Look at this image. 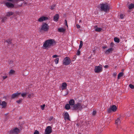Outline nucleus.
<instances>
[{"instance_id": "nucleus-28", "label": "nucleus", "mask_w": 134, "mask_h": 134, "mask_svg": "<svg viewBox=\"0 0 134 134\" xmlns=\"http://www.w3.org/2000/svg\"><path fill=\"white\" fill-rule=\"evenodd\" d=\"M59 59L58 58H56L54 60L55 63L56 64H58L59 62Z\"/></svg>"}, {"instance_id": "nucleus-23", "label": "nucleus", "mask_w": 134, "mask_h": 134, "mask_svg": "<svg viewBox=\"0 0 134 134\" xmlns=\"http://www.w3.org/2000/svg\"><path fill=\"white\" fill-rule=\"evenodd\" d=\"M15 71L12 69L9 72V74L10 75H12L14 74Z\"/></svg>"}, {"instance_id": "nucleus-51", "label": "nucleus", "mask_w": 134, "mask_h": 134, "mask_svg": "<svg viewBox=\"0 0 134 134\" xmlns=\"http://www.w3.org/2000/svg\"><path fill=\"white\" fill-rule=\"evenodd\" d=\"M113 44V42H111V45H112Z\"/></svg>"}, {"instance_id": "nucleus-49", "label": "nucleus", "mask_w": 134, "mask_h": 134, "mask_svg": "<svg viewBox=\"0 0 134 134\" xmlns=\"http://www.w3.org/2000/svg\"><path fill=\"white\" fill-rule=\"evenodd\" d=\"M52 118H53V117H51L49 119V120H51L52 119Z\"/></svg>"}, {"instance_id": "nucleus-31", "label": "nucleus", "mask_w": 134, "mask_h": 134, "mask_svg": "<svg viewBox=\"0 0 134 134\" xmlns=\"http://www.w3.org/2000/svg\"><path fill=\"white\" fill-rule=\"evenodd\" d=\"M27 94V93L26 92L23 93L21 94V96L23 97H24L26 96Z\"/></svg>"}, {"instance_id": "nucleus-35", "label": "nucleus", "mask_w": 134, "mask_h": 134, "mask_svg": "<svg viewBox=\"0 0 134 134\" xmlns=\"http://www.w3.org/2000/svg\"><path fill=\"white\" fill-rule=\"evenodd\" d=\"M22 99H20L19 100H18L16 101L17 103L18 104L21 103L22 102Z\"/></svg>"}, {"instance_id": "nucleus-7", "label": "nucleus", "mask_w": 134, "mask_h": 134, "mask_svg": "<svg viewBox=\"0 0 134 134\" xmlns=\"http://www.w3.org/2000/svg\"><path fill=\"white\" fill-rule=\"evenodd\" d=\"M71 62V60L68 57H65L63 61V64L65 65H69Z\"/></svg>"}, {"instance_id": "nucleus-20", "label": "nucleus", "mask_w": 134, "mask_h": 134, "mask_svg": "<svg viewBox=\"0 0 134 134\" xmlns=\"http://www.w3.org/2000/svg\"><path fill=\"white\" fill-rule=\"evenodd\" d=\"M113 50L112 48H110L107 50L105 52L106 54H108L110 53Z\"/></svg>"}, {"instance_id": "nucleus-29", "label": "nucleus", "mask_w": 134, "mask_h": 134, "mask_svg": "<svg viewBox=\"0 0 134 134\" xmlns=\"http://www.w3.org/2000/svg\"><path fill=\"white\" fill-rule=\"evenodd\" d=\"M83 44V42L82 41H80V43L79 46V49L81 48Z\"/></svg>"}, {"instance_id": "nucleus-16", "label": "nucleus", "mask_w": 134, "mask_h": 134, "mask_svg": "<svg viewBox=\"0 0 134 134\" xmlns=\"http://www.w3.org/2000/svg\"><path fill=\"white\" fill-rule=\"evenodd\" d=\"M7 103L5 101H3L2 102H1V104L0 105L2 106V108H5L6 106Z\"/></svg>"}, {"instance_id": "nucleus-38", "label": "nucleus", "mask_w": 134, "mask_h": 134, "mask_svg": "<svg viewBox=\"0 0 134 134\" xmlns=\"http://www.w3.org/2000/svg\"><path fill=\"white\" fill-rule=\"evenodd\" d=\"M39 132L37 130H36L34 132V134H39Z\"/></svg>"}, {"instance_id": "nucleus-36", "label": "nucleus", "mask_w": 134, "mask_h": 134, "mask_svg": "<svg viewBox=\"0 0 134 134\" xmlns=\"http://www.w3.org/2000/svg\"><path fill=\"white\" fill-rule=\"evenodd\" d=\"M41 109L42 110H43L44 109V107L45 106V105L44 104H43V105H41Z\"/></svg>"}, {"instance_id": "nucleus-17", "label": "nucleus", "mask_w": 134, "mask_h": 134, "mask_svg": "<svg viewBox=\"0 0 134 134\" xmlns=\"http://www.w3.org/2000/svg\"><path fill=\"white\" fill-rule=\"evenodd\" d=\"M65 31V29L63 27H60L58 29V31L60 32H64Z\"/></svg>"}, {"instance_id": "nucleus-8", "label": "nucleus", "mask_w": 134, "mask_h": 134, "mask_svg": "<svg viewBox=\"0 0 134 134\" xmlns=\"http://www.w3.org/2000/svg\"><path fill=\"white\" fill-rule=\"evenodd\" d=\"M20 132V131L19 129L16 127L13 129L9 131L10 133L12 134H18Z\"/></svg>"}, {"instance_id": "nucleus-27", "label": "nucleus", "mask_w": 134, "mask_h": 134, "mask_svg": "<svg viewBox=\"0 0 134 134\" xmlns=\"http://www.w3.org/2000/svg\"><path fill=\"white\" fill-rule=\"evenodd\" d=\"M70 105L68 104H67L65 106V108L66 109L69 110L70 108Z\"/></svg>"}, {"instance_id": "nucleus-9", "label": "nucleus", "mask_w": 134, "mask_h": 134, "mask_svg": "<svg viewBox=\"0 0 134 134\" xmlns=\"http://www.w3.org/2000/svg\"><path fill=\"white\" fill-rule=\"evenodd\" d=\"M52 132V127L50 126H48L45 129L44 134H50Z\"/></svg>"}, {"instance_id": "nucleus-37", "label": "nucleus", "mask_w": 134, "mask_h": 134, "mask_svg": "<svg viewBox=\"0 0 134 134\" xmlns=\"http://www.w3.org/2000/svg\"><path fill=\"white\" fill-rule=\"evenodd\" d=\"M80 51L79 50V49L77 51V53H76V54L77 55H79L80 54Z\"/></svg>"}, {"instance_id": "nucleus-18", "label": "nucleus", "mask_w": 134, "mask_h": 134, "mask_svg": "<svg viewBox=\"0 0 134 134\" xmlns=\"http://www.w3.org/2000/svg\"><path fill=\"white\" fill-rule=\"evenodd\" d=\"M69 104L71 105H75V101L73 99H71L69 102Z\"/></svg>"}, {"instance_id": "nucleus-30", "label": "nucleus", "mask_w": 134, "mask_h": 134, "mask_svg": "<svg viewBox=\"0 0 134 134\" xmlns=\"http://www.w3.org/2000/svg\"><path fill=\"white\" fill-rule=\"evenodd\" d=\"M6 42L8 43V44H10L11 43V40L10 39H8L6 41Z\"/></svg>"}, {"instance_id": "nucleus-53", "label": "nucleus", "mask_w": 134, "mask_h": 134, "mask_svg": "<svg viewBox=\"0 0 134 134\" xmlns=\"http://www.w3.org/2000/svg\"><path fill=\"white\" fill-rule=\"evenodd\" d=\"M114 75H115H115H116V74H114Z\"/></svg>"}, {"instance_id": "nucleus-22", "label": "nucleus", "mask_w": 134, "mask_h": 134, "mask_svg": "<svg viewBox=\"0 0 134 134\" xmlns=\"http://www.w3.org/2000/svg\"><path fill=\"white\" fill-rule=\"evenodd\" d=\"M120 123V118H118L115 121V124L117 125L119 124Z\"/></svg>"}, {"instance_id": "nucleus-12", "label": "nucleus", "mask_w": 134, "mask_h": 134, "mask_svg": "<svg viewBox=\"0 0 134 134\" xmlns=\"http://www.w3.org/2000/svg\"><path fill=\"white\" fill-rule=\"evenodd\" d=\"M21 94L20 92H17L13 94L12 96V98H15L18 97Z\"/></svg>"}, {"instance_id": "nucleus-1", "label": "nucleus", "mask_w": 134, "mask_h": 134, "mask_svg": "<svg viewBox=\"0 0 134 134\" xmlns=\"http://www.w3.org/2000/svg\"><path fill=\"white\" fill-rule=\"evenodd\" d=\"M56 43V42L54 39H48L43 42V47L44 49H47L55 45Z\"/></svg>"}, {"instance_id": "nucleus-33", "label": "nucleus", "mask_w": 134, "mask_h": 134, "mask_svg": "<svg viewBox=\"0 0 134 134\" xmlns=\"http://www.w3.org/2000/svg\"><path fill=\"white\" fill-rule=\"evenodd\" d=\"M129 87L131 89L134 88V86L131 84H130L129 85Z\"/></svg>"}, {"instance_id": "nucleus-34", "label": "nucleus", "mask_w": 134, "mask_h": 134, "mask_svg": "<svg viewBox=\"0 0 134 134\" xmlns=\"http://www.w3.org/2000/svg\"><path fill=\"white\" fill-rule=\"evenodd\" d=\"M97 111L96 110H94L93 111V116L95 115L97 113Z\"/></svg>"}, {"instance_id": "nucleus-39", "label": "nucleus", "mask_w": 134, "mask_h": 134, "mask_svg": "<svg viewBox=\"0 0 134 134\" xmlns=\"http://www.w3.org/2000/svg\"><path fill=\"white\" fill-rule=\"evenodd\" d=\"M58 57V56L56 54H55L52 56V57L53 58H56Z\"/></svg>"}, {"instance_id": "nucleus-40", "label": "nucleus", "mask_w": 134, "mask_h": 134, "mask_svg": "<svg viewBox=\"0 0 134 134\" xmlns=\"http://www.w3.org/2000/svg\"><path fill=\"white\" fill-rule=\"evenodd\" d=\"M65 24L66 25V26L67 27H68L67 22L66 20H65Z\"/></svg>"}, {"instance_id": "nucleus-42", "label": "nucleus", "mask_w": 134, "mask_h": 134, "mask_svg": "<svg viewBox=\"0 0 134 134\" xmlns=\"http://www.w3.org/2000/svg\"><path fill=\"white\" fill-rule=\"evenodd\" d=\"M33 95V94H29L28 95V97L29 98H30L31 97V96H32Z\"/></svg>"}, {"instance_id": "nucleus-15", "label": "nucleus", "mask_w": 134, "mask_h": 134, "mask_svg": "<svg viewBox=\"0 0 134 134\" xmlns=\"http://www.w3.org/2000/svg\"><path fill=\"white\" fill-rule=\"evenodd\" d=\"M59 15L58 14H56L53 17V20L54 21L57 22L58 21L59 18Z\"/></svg>"}, {"instance_id": "nucleus-44", "label": "nucleus", "mask_w": 134, "mask_h": 134, "mask_svg": "<svg viewBox=\"0 0 134 134\" xmlns=\"http://www.w3.org/2000/svg\"><path fill=\"white\" fill-rule=\"evenodd\" d=\"M7 76H3V79H6V78H7Z\"/></svg>"}, {"instance_id": "nucleus-54", "label": "nucleus", "mask_w": 134, "mask_h": 134, "mask_svg": "<svg viewBox=\"0 0 134 134\" xmlns=\"http://www.w3.org/2000/svg\"><path fill=\"white\" fill-rule=\"evenodd\" d=\"M1 104V101L0 100V104Z\"/></svg>"}, {"instance_id": "nucleus-32", "label": "nucleus", "mask_w": 134, "mask_h": 134, "mask_svg": "<svg viewBox=\"0 0 134 134\" xmlns=\"http://www.w3.org/2000/svg\"><path fill=\"white\" fill-rule=\"evenodd\" d=\"M120 18L123 19L124 18V15L122 14H121L120 15Z\"/></svg>"}, {"instance_id": "nucleus-6", "label": "nucleus", "mask_w": 134, "mask_h": 134, "mask_svg": "<svg viewBox=\"0 0 134 134\" xmlns=\"http://www.w3.org/2000/svg\"><path fill=\"white\" fill-rule=\"evenodd\" d=\"M117 108L116 106L115 105H113L111 106L110 108L108 109L107 111L109 113H110L112 111L115 112L116 111Z\"/></svg>"}, {"instance_id": "nucleus-47", "label": "nucleus", "mask_w": 134, "mask_h": 134, "mask_svg": "<svg viewBox=\"0 0 134 134\" xmlns=\"http://www.w3.org/2000/svg\"><path fill=\"white\" fill-rule=\"evenodd\" d=\"M108 67V65H105L104 66V67L105 68H107Z\"/></svg>"}, {"instance_id": "nucleus-2", "label": "nucleus", "mask_w": 134, "mask_h": 134, "mask_svg": "<svg viewBox=\"0 0 134 134\" xmlns=\"http://www.w3.org/2000/svg\"><path fill=\"white\" fill-rule=\"evenodd\" d=\"M16 3L14 4L9 2H7L5 3V5L8 8H16L22 6V4L19 5L18 4V2L17 1H16Z\"/></svg>"}, {"instance_id": "nucleus-14", "label": "nucleus", "mask_w": 134, "mask_h": 134, "mask_svg": "<svg viewBox=\"0 0 134 134\" xmlns=\"http://www.w3.org/2000/svg\"><path fill=\"white\" fill-rule=\"evenodd\" d=\"M67 84L65 82L63 83L62 85L61 89L63 90L66 89L67 88Z\"/></svg>"}, {"instance_id": "nucleus-43", "label": "nucleus", "mask_w": 134, "mask_h": 134, "mask_svg": "<svg viewBox=\"0 0 134 134\" xmlns=\"http://www.w3.org/2000/svg\"><path fill=\"white\" fill-rule=\"evenodd\" d=\"M76 26L77 28H80V26L78 24H77Z\"/></svg>"}, {"instance_id": "nucleus-5", "label": "nucleus", "mask_w": 134, "mask_h": 134, "mask_svg": "<svg viewBox=\"0 0 134 134\" xmlns=\"http://www.w3.org/2000/svg\"><path fill=\"white\" fill-rule=\"evenodd\" d=\"M49 26L46 23H43L40 29V31H48L49 30Z\"/></svg>"}, {"instance_id": "nucleus-3", "label": "nucleus", "mask_w": 134, "mask_h": 134, "mask_svg": "<svg viewBox=\"0 0 134 134\" xmlns=\"http://www.w3.org/2000/svg\"><path fill=\"white\" fill-rule=\"evenodd\" d=\"M100 8V10L102 11L106 12L108 11L109 9V7L108 3H102L100 4L99 6Z\"/></svg>"}, {"instance_id": "nucleus-11", "label": "nucleus", "mask_w": 134, "mask_h": 134, "mask_svg": "<svg viewBox=\"0 0 134 134\" xmlns=\"http://www.w3.org/2000/svg\"><path fill=\"white\" fill-rule=\"evenodd\" d=\"M48 19V18L47 17L42 16L40 18L38 19V21L40 22H41L43 21L47 20Z\"/></svg>"}, {"instance_id": "nucleus-10", "label": "nucleus", "mask_w": 134, "mask_h": 134, "mask_svg": "<svg viewBox=\"0 0 134 134\" xmlns=\"http://www.w3.org/2000/svg\"><path fill=\"white\" fill-rule=\"evenodd\" d=\"M102 67L99 66H96L94 69L95 72L96 73H99L102 71Z\"/></svg>"}, {"instance_id": "nucleus-21", "label": "nucleus", "mask_w": 134, "mask_h": 134, "mask_svg": "<svg viewBox=\"0 0 134 134\" xmlns=\"http://www.w3.org/2000/svg\"><path fill=\"white\" fill-rule=\"evenodd\" d=\"M14 13L12 12H9L7 13L6 15L8 16H10L13 15Z\"/></svg>"}, {"instance_id": "nucleus-25", "label": "nucleus", "mask_w": 134, "mask_h": 134, "mask_svg": "<svg viewBox=\"0 0 134 134\" xmlns=\"http://www.w3.org/2000/svg\"><path fill=\"white\" fill-rule=\"evenodd\" d=\"M128 7L129 9H130L133 8L134 7V4H131L129 5Z\"/></svg>"}, {"instance_id": "nucleus-19", "label": "nucleus", "mask_w": 134, "mask_h": 134, "mask_svg": "<svg viewBox=\"0 0 134 134\" xmlns=\"http://www.w3.org/2000/svg\"><path fill=\"white\" fill-rule=\"evenodd\" d=\"M94 29L97 32H100L101 31L102 29L100 28H99L97 27V26H96L94 27Z\"/></svg>"}, {"instance_id": "nucleus-13", "label": "nucleus", "mask_w": 134, "mask_h": 134, "mask_svg": "<svg viewBox=\"0 0 134 134\" xmlns=\"http://www.w3.org/2000/svg\"><path fill=\"white\" fill-rule=\"evenodd\" d=\"M64 118L65 120H70L69 115L68 112H66L65 113L64 115Z\"/></svg>"}, {"instance_id": "nucleus-41", "label": "nucleus", "mask_w": 134, "mask_h": 134, "mask_svg": "<svg viewBox=\"0 0 134 134\" xmlns=\"http://www.w3.org/2000/svg\"><path fill=\"white\" fill-rule=\"evenodd\" d=\"M7 19V18L6 17H5L3 18L2 19V21L4 22V21Z\"/></svg>"}, {"instance_id": "nucleus-46", "label": "nucleus", "mask_w": 134, "mask_h": 134, "mask_svg": "<svg viewBox=\"0 0 134 134\" xmlns=\"http://www.w3.org/2000/svg\"><path fill=\"white\" fill-rule=\"evenodd\" d=\"M54 8V6H51V10H52V9H53Z\"/></svg>"}, {"instance_id": "nucleus-26", "label": "nucleus", "mask_w": 134, "mask_h": 134, "mask_svg": "<svg viewBox=\"0 0 134 134\" xmlns=\"http://www.w3.org/2000/svg\"><path fill=\"white\" fill-rule=\"evenodd\" d=\"M114 40L115 42L119 43L120 42L119 39L117 37H115L114 38Z\"/></svg>"}, {"instance_id": "nucleus-52", "label": "nucleus", "mask_w": 134, "mask_h": 134, "mask_svg": "<svg viewBox=\"0 0 134 134\" xmlns=\"http://www.w3.org/2000/svg\"><path fill=\"white\" fill-rule=\"evenodd\" d=\"M81 21V20H80L79 21V22H80Z\"/></svg>"}, {"instance_id": "nucleus-45", "label": "nucleus", "mask_w": 134, "mask_h": 134, "mask_svg": "<svg viewBox=\"0 0 134 134\" xmlns=\"http://www.w3.org/2000/svg\"><path fill=\"white\" fill-rule=\"evenodd\" d=\"M27 2H23V3H21V4H22V5L23 4H27Z\"/></svg>"}, {"instance_id": "nucleus-4", "label": "nucleus", "mask_w": 134, "mask_h": 134, "mask_svg": "<svg viewBox=\"0 0 134 134\" xmlns=\"http://www.w3.org/2000/svg\"><path fill=\"white\" fill-rule=\"evenodd\" d=\"M83 107V105L80 103H78L75 104L73 106V108L74 110H81Z\"/></svg>"}, {"instance_id": "nucleus-24", "label": "nucleus", "mask_w": 134, "mask_h": 134, "mask_svg": "<svg viewBox=\"0 0 134 134\" xmlns=\"http://www.w3.org/2000/svg\"><path fill=\"white\" fill-rule=\"evenodd\" d=\"M124 75V74L122 72H120L118 75V79H119L120 77L123 76Z\"/></svg>"}, {"instance_id": "nucleus-50", "label": "nucleus", "mask_w": 134, "mask_h": 134, "mask_svg": "<svg viewBox=\"0 0 134 134\" xmlns=\"http://www.w3.org/2000/svg\"><path fill=\"white\" fill-rule=\"evenodd\" d=\"M10 63H12L13 62V61H10Z\"/></svg>"}, {"instance_id": "nucleus-48", "label": "nucleus", "mask_w": 134, "mask_h": 134, "mask_svg": "<svg viewBox=\"0 0 134 134\" xmlns=\"http://www.w3.org/2000/svg\"><path fill=\"white\" fill-rule=\"evenodd\" d=\"M103 49H105L107 48V46H104L103 47Z\"/></svg>"}]
</instances>
